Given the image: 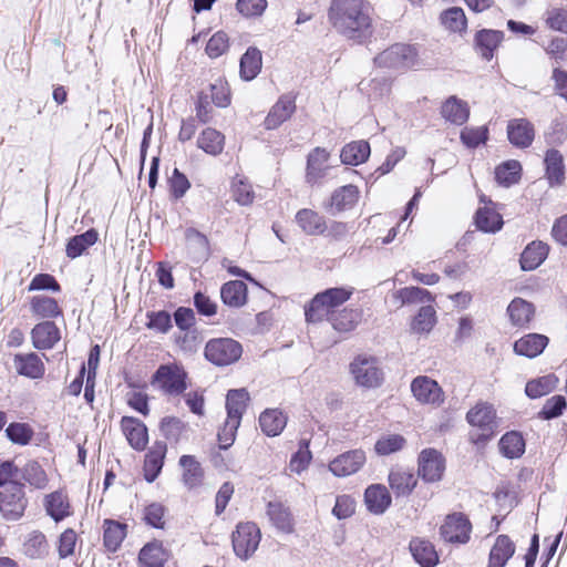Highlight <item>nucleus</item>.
<instances>
[{"mask_svg": "<svg viewBox=\"0 0 567 567\" xmlns=\"http://www.w3.org/2000/svg\"><path fill=\"white\" fill-rule=\"evenodd\" d=\"M557 378L554 374H548L527 382L525 393L530 399H537L546 395L556 386Z\"/></svg>", "mask_w": 567, "mask_h": 567, "instance_id": "de8ad7c7", "label": "nucleus"}, {"mask_svg": "<svg viewBox=\"0 0 567 567\" xmlns=\"http://www.w3.org/2000/svg\"><path fill=\"white\" fill-rule=\"evenodd\" d=\"M503 39L502 31L483 29L475 35V48L484 59L489 60Z\"/></svg>", "mask_w": 567, "mask_h": 567, "instance_id": "cd10ccee", "label": "nucleus"}, {"mask_svg": "<svg viewBox=\"0 0 567 567\" xmlns=\"http://www.w3.org/2000/svg\"><path fill=\"white\" fill-rule=\"evenodd\" d=\"M388 482L396 497L409 496L417 484V477L402 468H393L389 473Z\"/></svg>", "mask_w": 567, "mask_h": 567, "instance_id": "5701e85b", "label": "nucleus"}, {"mask_svg": "<svg viewBox=\"0 0 567 567\" xmlns=\"http://www.w3.org/2000/svg\"><path fill=\"white\" fill-rule=\"evenodd\" d=\"M329 157V152L321 147H316L311 153H309L307 157V183L316 185L326 177L329 169L327 164Z\"/></svg>", "mask_w": 567, "mask_h": 567, "instance_id": "a211bd4d", "label": "nucleus"}, {"mask_svg": "<svg viewBox=\"0 0 567 567\" xmlns=\"http://www.w3.org/2000/svg\"><path fill=\"white\" fill-rule=\"evenodd\" d=\"M415 399L424 404L439 405L444 401L443 391L439 383L429 377H417L411 383Z\"/></svg>", "mask_w": 567, "mask_h": 567, "instance_id": "ddd939ff", "label": "nucleus"}, {"mask_svg": "<svg viewBox=\"0 0 567 567\" xmlns=\"http://www.w3.org/2000/svg\"><path fill=\"white\" fill-rule=\"evenodd\" d=\"M295 219L307 235H320L327 229L324 217L312 209H300L297 212Z\"/></svg>", "mask_w": 567, "mask_h": 567, "instance_id": "c756f323", "label": "nucleus"}, {"mask_svg": "<svg viewBox=\"0 0 567 567\" xmlns=\"http://www.w3.org/2000/svg\"><path fill=\"white\" fill-rule=\"evenodd\" d=\"M23 553L32 559L44 558L49 554V544L44 534L39 530L28 534L23 543Z\"/></svg>", "mask_w": 567, "mask_h": 567, "instance_id": "58836bf2", "label": "nucleus"}, {"mask_svg": "<svg viewBox=\"0 0 567 567\" xmlns=\"http://www.w3.org/2000/svg\"><path fill=\"white\" fill-rule=\"evenodd\" d=\"M466 420L473 426L480 427L483 432L477 440H488L496 426L495 411L492 405L481 403L471 409L466 414Z\"/></svg>", "mask_w": 567, "mask_h": 567, "instance_id": "f8f14e48", "label": "nucleus"}, {"mask_svg": "<svg viewBox=\"0 0 567 567\" xmlns=\"http://www.w3.org/2000/svg\"><path fill=\"white\" fill-rule=\"evenodd\" d=\"M565 409V398L561 395H554L545 402L539 415L544 420H551L561 415Z\"/></svg>", "mask_w": 567, "mask_h": 567, "instance_id": "338daca9", "label": "nucleus"}, {"mask_svg": "<svg viewBox=\"0 0 567 567\" xmlns=\"http://www.w3.org/2000/svg\"><path fill=\"white\" fill-rule=\"evenodd\" d=\"M476 227L484 233L498 231L503 226L502 216L492 207H482L475 214Z\"/></svg>", "mask_w": 567, "mask_h": 567, "instance_id": "79ce46f5", "label": "nucleus"}, {"mask_svg": "<svg viewBox=\"0 0 567 567\" xmlns=\"http://www.w3.org/2000/svg\"><path fill=\"white\" fill-rule=\"evenodd\" d=\"M249 393L246 389L229 390L226 396L227 420H230V425L240 424L243 413L247 408Z\"/></svg>", "mask_w": 567, "mask_h": 567, "instance_id": "4be33fe9", "label": "nucleus"}, {"mask_svg": "<svg viewBox=\"0 0 567 567\" xmlns=\"http://www.w3.org/2000/svg\"><path fill=\"white\" fill-rule=\"evenodd\" d=\"M261 534L254 523H243L233 533V548L240 559L247 560L257 550Z\"/></svg>", "mask_w": 567, "mask_h": 567, "instance_id": "6e6552de", "label": "nucleus"}, {"mask_svg": "<svg viewBox=\"0 0 567 567\" xmlns=\"http://www.w3.org/2000/svg\"><path fill=\"white\" fill-rule=\"evenodd\" d=\"M247 285L241 280H230L220 288V298L228 307H243L247 302Z\"/></svg>", "mask_w": 567, "mask_h": 567, "instance_id": "b1692460", "label": "nucleus"}, {"mask_svg": "<svg viewBox=\"0 0 567 567\" xmlns=\"http://www.w3.org/2000/svg\"><path fill=\"white\" fill-rule=\"evenodd\" d=\"M370 145L365 141H357L347 144L340 154L341 162L346 165L357 166L368 159Z\"/></svg>", "mask_w": 567, "mask_h": 567, "instance_id": "e433bc0d", "label": "nucleus"}, {"mask_svg": "<svg viewBox=\"0 0 567 567\" xmlns=\"http://www.w3.org/2000/svg\"><path fill=\"white\" fill-rule=\"evenodd\" d=\"M548 338L539 333H528L514 343V351L519 355L535 358L539 355L546 346Z\"/></svg>", "mask_w": 567, "mask_h": 567, "instance_id": "393cba45", "label": "nucleus"}, {"mask_svg": "<svg viewBox=\"0 0 567 567\" xmlns=\"http://www.w3.org/2000/svg\"><path fill=\"white\" fill-rule=\"evenodd\" d=\"M511 322L515 327H527L535 315V307L532 302L522 298H514L507 307Z\"/></svg>", "mask_w": 567, "mask_h": 567, "instance_id": "c85d7f7f", "label": "nucleus"}, {"mask_svg": "<svg viewBox=\"0 0 567 567\" xmlns=\"http://www.w3.org/2000/svg\"><path fill=\"white\" fill-rule=\"evenodd\" d=\"M179 465L183 467V481L189 488L200 484L203 478V468L196 458L192 455H183L179 458Z\"/></svg>", "mask_w": 567, "mask_h": 567, "instance_id": "c03bdc74", "label": "nucleus"}, {"mask_svg": "<svg viewBox=\"0 0 567 567\" xmlns=\"http://www.w3.org/2000/svg\"><path fill=\"white\" fill-rule=\"evenodd\" d=\"M224 145L225 136L212 127L205 128L197 140V146L210 155L220 154L224 150Z\"/></svg>", "mask_w": 567, "mask_h": 567, "instance_id": "ea45409f", "label": "nucleus"}, {"mask_svg": "<svg viewBox=\"0 0 567 567\" xmlns=\"http://www.w3.org/2000/svg\"><path fill=\"white\" fill-rule=\"evenodd\" d=\"M364 502L370 513L381 515L390 507L392 498L384 485L372 484L364 492Z\"/></svg>", "mask_w": 567, "mask_h": 567, "instance_id": "6ab92c4d", "label": "nucleus"}, {"mask_svg": "<svg viewBox=\"0 0 567 567\" xmlns=\"http://www.w3.org/2000/svg\"><path fill=\"white\" fill-rule=\"evenodd\" d=\"M126 536V525L120 522L106 519L104 522L103 540L110 551H116Z\"/></svg>", "mask_w": 567, "mask_h": 567, "instance_id": "a19ab883", "label": "nucleus"}, {"mask_svg": "<svg viewBox=\"0 0 567 567\" xmlns=\"http://www.w3.org/2000/svg\"><path fill=\"white\" fill-rule=\"evenodd\" d=\"M121 429L128 444L136 451H143L148 442L147 427L136 417L123 416Z\"/></svg>", "mask_w": 567, "mask_h": 567, "instance_id": "2eb2a0df", "label": "nucleus"}, {"mask_svg": "<svg viewBox=\"0 0 567 567\" xmlns=\"http://www.w3.org/2000/svg\"><path fill=\"white\" fill-rule=\"evenodd\" d=\"M405 443L403 436L399 434H391L379 439L375 443V452L379 455H389L400 451Z\"/></svg>", "mask_w": 567, "mask_h": 567, "instance_id": "052dcab7", "label": "nucleus"}, {"mask_svg": "<svg viewBox=\"0 0 567 567\" xmlns=\"http://www.w3.org/2000/svg\"><path fill=\"white\" fill-rule=\"evenodd\" d=\"M69 502L61 493L54 492L45 497L47 513L59 522L69 515Z\"/></svg>", "mask_w": 567, "mask_h": 567, "instance_id": "49530a36", "label": "nucleus"}, {"mask_svg": "<svg viewBox=\"0 0 567 567\" xmlns=\"http://www.w3.org/2000/svg\"><path fill=\"white\" fill-rule=\"evenodd\" d=\"M31 308L34 313L50 318L60 313L59 306L53 298L37 296L32 298Z\"/></svg>", "mask_w": 567, "mask_h": 567, "instance_id": "4d7b16f0", "label": "nucleus"}, {"mask_svg": "<svg viewBox=\"0 0 567 567\" xmlns=\"http://www.w3.org/2000/svg\"><path fill=\"white\" fill-rule=\"evenodd\" d=\"M359 194V189L354 185L341 186L332 193L329 203L324 207L332 215L351 209L358 203Z\"/></svg>", "mask_w": 567, "mask_h": 567, "instance_id": "f3484780", "label": "nucleus"}, {"mask_svg": "<svg viewBox=\"0 0 567 567\" xmlns=\"http://www.w3.org/2000/svg\"><path fill=\"white\" fill-rule=\"evenodd\" d=\"M233 198L241 206L252 204L255 195L251 186L244 179H235L233 182Z\"/></svg>", "mask_w": 567, "mask_h": 567, "instance_id": "69168bd1", "label": "nucleus"}, {"mask_svg": "<svg viewBox=\"0 0 567 567\" xmlns=\"http://www.w3.org/2000/svg\"><path fill=\"white\" fill-rule=\"evenodd\" d=\"M208 95L213 104L218 107H226L230 103V91L228 89L227 82L221 79L216 80L209 85Z\"/></svg>", "mask_w": 567, "mask_h": 567, "instance_id": "bf43d9fd", "label": "nucleus"}, {"mask_svg": "<svg viewBox=\"0 0 567 567\" xmlns=\"http://www.w3.org/2000/svg\"><path fill=\"white\" fill-rule=\"evenodd\" d=\"M442 23L453 32H461L466 28V17L461 8H450L441 16Z\"/></svg>", "mask_w": 567, "mask_h": 567, "instance_id": "6e6d98bb", "label": "nucleus"}, {"mask_svg": "<svg viewBox=\"0 0 567 567\" xmlns=\"http://www.w3.org/2000/svg\"><path fill=\"white\" fill-rule=\"evenodd\" d=\"M31 336L37 349H50L60 339L58 328L50 321L37 324L32 329Z\"/></svg>", "mask_w": 567, "mask_h": 567, "instance_id": "2f4dec72", "label": "nucleus"}, {"mask_svg": "<svg viewBox=\"0 0 567 567\" xmlns=\"http://www.w3.org/2000/svg\"><path fill=\"white\" fill-rule=\"evenodd\" d=\"M286 424L287 417L278 409L266 410L259 416L260 429L268 436L279 435Z\"/></svg>", "mask_w": 567, "mask_h": 567, "instance_id": "c9c22d12", "label": "nucleus"}, {"mask_svg": "<svg viewBox=\"0 0 567 567\" xmlns=\"http://www.w3.org/2000/svg\"><path fill=\"white\" fill-rule=\"evenodd\" d=\"M241 354V344L231 338L210 339L204 350L206 360L216 367L230 365L237 362Z\"/></svg>", "mask_w": 567, "mask_h": 567, "instance_id": "20e7f679", "label": "nucleus"}, {"mask_svg": "<svg viewBox=\"0 0 567 567\" xmlns=\"http://www.w3.org/2000/svg\"><path fill=\"white\" fill-rule=\"evenodd\" d=\"M441 115L455 125H463L470 116V109L465 101L450 96L441 107Z\"/></svg>", "mask_w": 567, "mask_h": 567, "instance_id": "7c9ffc66", "label": "nucleus"}, {"mask_svg": "<svg viewBox=\"0 0 567 567\" xmlns=\"http://www.w3.org/2000/svg\"><path fill=\"white\" fill-rule=\"evenodd\" d=\"M515 553V545L507 535H498L488 557L487 567H504Z\"/></svg>", "mask_w": 567, "mask_h": 567, "instance_id": "a878e982", "label": "nucleus"}, {"mask_svg": "<svg viewBox=\"0 0 567 567\" xmlns=\"http://www.w3.org/2000/svg\"><path fill=\"white\" fill-rule=\"evenodd\" d=\"M141 567H164L167 561V553L158 542L146 544L140 551Z\"/></svg>", "mask_w": 567, "mask_h": 567, "instance_id": "f704fd0d", "label": "nucleus"}, {"mask_svg": "<svg viewBox=\"0 0 567 567\" xmlns=\"http://www.w3.org/2000/svg\"><path fill=\"white\" fill-rule=\"evenodd\" d=\"M546 16V23L550 29L567 33V10L553 8Z\"/></svg>", "mask_w": 567, "mask_h": 567, "instance_id": "774afa93", "label": "nucleus"}, {"mask_svg": "<svg viewBox=\"0 0 567 567\" xmlns=\"http://www.w3.org/2000/svg\"><path fill=\"white\" fill-rule=\"evenodd\" d=\"M499 450L507 458H517L525 452V441L520 433L508 432L499 441Z\"/></svg>", "mask_w": 567, "mask_h": 567, "instance_id": "a18cd8bd", "label": "nucleus"}, {"mask_svg": "<svg viewBox=\"0 0 567 567\" xmlns=\"http://www.w3.org/2000/svg\"><path fill=\"white\" fill-rule=\"evenodd\" d=\"M166 454V444L156 442L145 455L144 472L145 480L153 482L162 471Z\"/></svg>", "mask_w": 567, "mask_h": 567, "instance_id": "bb28decb", "label": "nucleus"}, {"mask_svg": "<svg viewBox=\"0 0 567 567\" xmlns=\"http://www.w3.org/2000/svg\"><path fill=\"white\" fill-rule=\"evenodd\" d=\"M171 194L175 199L182 198L190 188V183L185 174L174 168L172 176L168 179Z\"/></svg>", "mask_w": 567, "mask_h": 567, "instance_id": "0e129e2a", "label": "nucleus"}, {"mask_svg": "<svg viewBox=\"0 0 567 567\" xmlns=\"http://www.w3.org/2000/svg\"><path fill=\"white\" fill-rule=\"evenodd\" d=\"M267 515L277 529L286 534L293 532V517L288 507L279 502H269Z\"/></svg>", "mask_w": 567, "mask_h": 567, "instance_id": "473e14b6", "label": "nucleus"}, {"mask_svg": "<svg viewBox=\"0 0 567 567\" xmlns=\"http://www.w3.org/2000/svg\"><path fill=\"white\" fill-rule=\"evenodd\" d=\"M365 460L363 450L348 451L333 458L329 464V470L334 476H349L357 473L364 465Z\"/></svg>", "mask_w": 567, "mask_h": 567, "instance_id": "9b49d317", "label": "nucleus"}, {"mask_svg": "<svg viewBox=\"0 0 567 567\" xmlns=\"http://www.w3.org/2000/svg\"><path fill=\"white\" fill-rule=\"evenodd\" d=\"M353 288L336 287L317 293L308 306L305 316L308 322H320L329 316H334L333 309L350 299Z\"/></svg>", "mask_w": 567, "mask_h": 567, "instance_id": "f03ea898", "label": "nucleus"}, {"mask_svg": "<svg viewBox=\"0 0 567 567\" xmlns=\"http://www.w3.org/2000/svg\"><path fill=\"white\" fill-rule=\"evenodd\" d=\"M374 63L386 69H409L417 64V50L414 45L395 43L374 58Z\"/></svg>", "mask_w": 567, "mask_h": 567, "instance_id": "39448f33", "label": "nucleus"}, {"mask_svg": "<svg viewBox=\"0 0 567 567\" xmlns=\"http://www.w3.org/2000/svg\"><path fill=\"white\" fill-rule=\"evenodd\" d=\"M522 166L517 161H507L495 171V178L498 184L511 186L516 184L520 177Z\"/></svg>", "mask_w": 567, "mask_h": 567, "instance_id": "09e8293b", "label": "nucleus"}, {"mask_svg": "<svg viewBox=\"0 0 567 567\" xmlns=\"http://www.w3.org/2000/svg\"><path fill=\"white\" fill-rule=\"evenodd\" d=\"M28 504L24 484L11 481L0 489V515L6 522L20 520L24 516Z\"/></svg>", "mask_w": 567, "mask_h": 567, "instance_id": "7ed1b4c3", "label": "nucleus"}, {"mask_svg": "<svg viewBox=\"0 0 567 567\" xmlns=\"http://www.w3.org/2000/svg\"><path fill=\"white\" fill-rule=\"evenodd\" d=\"M332 327L340 332L353 330L360 320V313L353 309H343L330 318Z\"/></svg>", "mask_w": 567, "mask_h": 567, "instance_id": "603ef678", "label": "nucleus"}, {"mask_svg": "<svg viewBox=\"0 0 567 567\" xmlns=\"http://www.w3.org/2000/svg\"><path fill=\"white\" fill-rule=\"evenodd\" d=\"M22 477L35 488H44L48 484V476L42 466L35 461H29L23 470Z\"/></svg>", "mask_w": 567, "mask_h": 567, "instance_id": "3c124183", "label": "nucleus"}, {"mask_svg": "<svg viewBox=\"0 0 567 567\" xmlns=\"http://www.w3.org/2000/svg\"><path fill=\"white\" fill-rule=\"evenodd\" d=\"M472 524L462 513H453L446 516L440 528L442 538L451 544H466L471 538Z\"/></svg>", "mask_w": 567, "mask_h": 567, "instance_id": "1a4fd4ad", "label": "nucleus"}, {"mask_svg": "<svg viewBox=\"0 0 567 567\" xmlns=\"http://www.w3.org/2000/svg\"><path fill=\"white\" fill-rule=\"evenodd\" d=\"M99 233L90 228L82 234L73 236V259L87 252V249L96 244Z\"/></svg>", "mask_w": 567, "mask_h": 567, "instance_id": "5fc2aeb1", "label": "nucleus"}, {"mask_svg": "<svg viewBox=\"0 0 567 567\" xmlns=\"http://www.w3.org/2000/svg\"><path fill=\"white\" fill-rule=\"evenodd\" d=\"M8 439L16 444L25 445L30 442L33 430L27 423H10L6 429Z\"/></svg>", "mask_w": 567, "mask_h": 567, "instance_id": "13d9d810", "label": "nucleus"}, {"mask_svg": "<svg viewBox=\"0 0 567 567\" xmlns=\"http://www.w3.org/2000/svg\"><path fill=\"white\" fill-rule=\"evenodd\" d=\"M488 130L486 126L465 127L461 132V141L468 147H477L487 140Z\"/></svg>", "mask_w": 567, "mask_h": 567, "instance_id": "e2e57ef3", "label": "nucleus"}, {"mask_svg": "<svg viewBox=\"0 0 567 567\" xmlns=\"http://www.w3.org/2000/svg\"><path fill=\"white\" fill-rule=\"evenodd\" d=\"M417 464V474L424 482L441 481L445 470V461L440 452L434 449L423 450L419 455Z\"/></svg>", "mask_w": 567, "mask_h": 567, "instance_id": "9d476101", "label": "nucleus"}, {"mask_svg": "<svg viewBox=\"0 0 567 567\" xmlns=\"http://www.w3.org/2000/svg\"><path fill=\"white\" fill-rule=\"evenodd\" d=\"M261 52L250 47L240 59V78L245 81L255 79L261 70Z\"/></svg>", "mask_w": 567, "mask_h": 567, "instance_id": "4c0bfd02", "label": "nucleus"}, {"mask_svg": "<svg viewBox=\"0 0 567 567\" xmlns=\"http://www.w3.org/2000/svg\"><path fill=\"white\" fill-rule=\"evenodd\" d=\"M548 246L542 241H533L520 255V267L523 270L536 269L547 257Z\"/></svg>", "mask_w": 567, "mask_h": 567, "instance_id": "72a5a7b5", "label": "nucleus"}, {"mask_svg": "<svg viewBox=\"0 0 567 567\" xmlns=\"http://www.w3.org/2000/svg\"><path fill=\"white\" fill-rule=\"evenodd\" d=\"M350 371L355 383L363 388L380 386L383 372L374 357L358 355L350 364Z\"/></svg>", "mask_w": 567, "mask_h": 567, "instance_id": "0eeeda50", "label": "nucleus"}, {"mask_svg": "<svg viewBox=\"0 0 567 567\" xmlns=\"http://www.w3.org/2000/svg\"><path fill=\"white\" fill-rule=\"evenodd\" d=\"M414 560L421 567H434L439 563V555L430 540L413 538L409 545Z\"/></svg>", "mask_w": 567, "mask_h": 567, "instance_id": "412c9836", "label": "nucleus"}, {"mask_svg": "<svg viewBox=\"0 0 567 567\" xmlns=\"http://www.w3.org/2000/svg\"><path fill=\"white\" fill-rule=\"evenodd\" d=\"M507 137L514 146L526 148L534 141V125L527 118H513L507 124Z\"/></svg>", "mask_w": 567, "mask_h": 567, "instance_id": "dca6fc26", "label": "nucleus"}, {"mask_svg": "<svg viewBox=\"0 0 567 567\" xmlns=\"http://www.w3.org/2000/svg\"><path fill=\"white\" fill-rule=\"evenodd\" d=\"M436 323V312L431 306H423L420 308L417 315L412 322V330L417 333L430 332Z\"/></svg>", "mask_w": 567, "mask_h": 567, "instance_id": "8fccbe9b", "label": "nucleus"}, {"mask_svg": "<svg viewBox=\"0 0 567 567\" xmlns=\"http://www.w3.org/2000/svg\"><path fill=\"white\" fill-rule=\"evenodd\" d=\"M229 48L228 35L218 31L212 35L206 45V53L209 58L216 59L223 55Z\"/></svg>", "mask_w": 567, "mask_h": 567, "instance_id": "680f3d73", "label": "nucleus"}, {"mask_svg": "<svg viewBox=\"0 0 567 567\" xmlns=\"http://www.w3.org/2000/svg\"><path fill=\"white\" fill-rule=\"evenodd\" d=\"M328 18L333 28L358 43L372 35L369 6L364 0H332Z\"/></svg>", "mask_w": 567, "mask_h": 567, "instance_id": "f257e3e1", "label": "nucleus"}, {"mask_svg": "<svg viewBox=\"0 0 567 567\" xmlns=\"http://www.w3.org/2000/svg\"><path fill=\"white\" fill-rule=\"evenodd\" d=\"M187 373L183 367L171 363L162 364L152 377V384L168 395H179L187 389Z\"/></svg>", "mask_w": 567, "mask_h": 567, "instance_id": "423d86ee", "label": "nucleus"}, {"mask_svg": "<svg viewBox=\"0 0 567 567\" xmlns=\"http://www.w3.org/2000/svg\"><path fill=\"white\" fill-rule=\"evenodd\" d=\"M402 305L432 302L431 292L420 287H405L396 291Z\"/></svg>", "mask_w": 567, "mask_h": 567, "instance_id": "864d4df0", "label": "nucleus"}, {"mask_svg": "<svg viewBox=\"0 0 567 567\" xmlns=\"http://www.w3.org/2000/svg\"><path fill=\"white\" fill-rule=\"evenodd\" d=\"M546 174L549 183L560 184L565 178L563 155L557 150H548L545 156Z\"/></svg>", "mask_w": 567, "mask_h": 567, "instance_id": "37998d69", "label": "nucleus"}, {"mask_svg": "<svg viewBox=\"0 0 567 567\" xmlns=\"http://www.w3.org/2000/svg\"><path fill=\"white\" fill-rule=\"evenodd\" d=\"M296 111L295 96L291 94L281 95L278 101L272 105L268 115L264 121L266 130H276L282 123L288 121Z\"/></svg>", "mask_w": 567, "mask_h": 567, "instance_id": "4468645a", "label": "nucleus"}, {"mask_svg": "<svg viewBox=\"0 0 567 567\" xmlns=\"http://www.w3.org/2000/svg\"><path fill=\"white\" fill-rule=\"evenodd\" d=\"M17 373L30 379H39L44 374V364L35 353H18L13 358Z\"/></svg>", "mask_w": 567, "mask_h": 567, "instance_id": "aec40b11", "label": "nucleus"}]
</instances>
